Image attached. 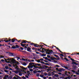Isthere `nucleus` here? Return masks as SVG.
Listing matches in <instances>:
<instances>
[{"instance_id": "nucleus-41", "label": "nucleus", "mask_w": 79, "mask_h": 79, "mask_svg": "<svg viewBox=\"0 0 79 79\" xmlns=\"http://www.w3.org/2000/svg\"><path fill=\"white\" fill-rule=\"evenodd\" d=\"M44 75L45 76H47V73H44Z\"/></svg>"}, {"instance_id": "nucleus-7", "label": "nucleus", "mask_w": 79, "mask_h": 79, "mask_svg": "<svg viewBox=\"0 0 79 79\" xmlns=\"http://www.w3.org/2000/svg\"><path fill=\"white\" fill-rule=\"evenodd\" d=\"M65 74L66 76H68L69 74H71V73L70 72L67 71H65Z\"/></svg>"}, {"instance_id": "nucleus-24", "label": "nucleus", "mask_w": 79, "mask_h": 79, "mask_svg": "<svg viewBox=\"0 0 79 79\" xmlns=\"http://www.w3.org/2000/svg\"><path fill=\"white\" fill-rule=\"evenodd\" d=\"M35 61H37L38 63H40L41 62L40 59L38 60H35Z\"/></svg>"}, {"instance_id": "nucleus-54", "label": "nucleus", "mask_w": 79, "mask_h": 79, "mask_svg": "<svg viewBox=\"0 0 79 79\" xmlns=\"http://www.w3.org/2000/svg\"><path fill=\"white\" fill-rule=\"evenodd\" d=\"M37 73H41V71L40 70H38L37 71Z\"/></svg>"}, {"instance_id": "nucleus-12", "label": "nucleus", "mask_w": 79, "mask_h": 79, "mask_svg": "<svg viewBox=\"0 0 79 79\" xmlns=\"http://www.w3.org/2000/svg\"><path fill=\"white\" fill-rule=\"evenodd\" d=\"M27 50L28 52H32V51L31 50V49L30 48H27Z\"/></svg>"}, {"instance_id": "nucleus-14", "label": "nucleus", "mask_w": 79, "mask_h": 79, "mask_svg": "<svg viewBox=\"0 0 79 79\" xmlns=\"http://www.w3.org/2000/svg\"><path fill=\"white\" fill-rule=\"evenodd\" d=\"M4 79H8V76L5 75L4 77Z\"/></svg>"}, {"instance_id": "nucleus-13", "label": "nucleus", "mask_w": 79, "mask_h": 79, "mask_svg": "<svg viewBox=\"0 0 79 79\" xmlns=\"http://www.w3.org/2000/svg\"><path fill=\"white\" fill-rule=\"evenodd\" d=\"M23 73H21V72H19V76H23Z\"/></svg>"}, {"instance_id": "nucleus-52", "label": "nucleus", "mask_w": 79, "mask_h": 79, "mask_svg": "<svg viewBox=\"0 0 79 79\" xmlns=\"http://www.w3.org/2000/svg\"><path fill=\"white\" fill-rule=\"evenodd\" d=\"M32 50H35V48H32Z\"/></svg>"}, {"instance_id": "nucleus-28", "label": "nucleus", "mask_w": 79, "mask_h": 79, "mask_svg": "<svg viewBox=\"0 0 79 79\" xmlns=\"http://www.w3.org/2000/svg\"><path fill=\"white\" fill-rule=\"evenodd\" d=\"M5 69H9V68L7 66H6L5 67Z\"/></svg>"}, {"instance_id": "nucleus-59", "label": "nucleus", "mask_w": 79, "mask_h": 79, "mask_svg": "<svg viewBox=\"0 0 79 79\" xmlns=\"http://www.w3.org/2000/svg\"><path fill=\"white\" fill-rule=\"evenodd\" d=\"M1 61H2V62H3L4 61V60L2 59L1 60Z\"/></svg>"}, {"instance_id": "nucleus-61", "label": "nucleus", "mask_w": 79, "mask_h": 79, "mask_svg": "<svg viewBox=\"0 0 79 79\" xmlns=\"http://www.w3.org/2000/svg\"><path fill=\"white\" fill-rule=\"evenodd\" d=\"M33 73H36V71L34 70L33 71Z\"/></svg>"}, {"instance_id": "nucleus-30", "label": "nucleus", "mask_w": 79, "mask_h": 79, "mask_svg": "<svg viewBox=\"0 0 79 79\" xmlns=\"http://www.w3.org/2000/svg\"><path fill=\"white\" fill-rule=\"evenodd\" d=\"M4 58V56H1V55H0V59L1 58Z\"/></svg>"}, {"instance_id": "nucleus-36", "label": "nucleus", "mask_w": 79, "mask_h": 79, "mask_svg": "<svg viewBox=\"0 0 79 79\" xmlns=\"http://www.w3.org/2000/svg\"><path fill=\"white\" fill-rule=\"evenodd\" d=\"M60 78L62 79H64V77H60Z\"/></svg>"}, {"instance_id": "nucleus-21", "label": "nucleus", "mask_w": 79, "mask_h": 79, "mask_svg": "<svg viewBox=\"0 0 79 79\" xmlns=\"http://www.w3.org/2000/svg\"><path fill=\"white\" fill-rule=\"evenodd\" d=\"M42 56H46V54H45L44 53L42 54L41 55Z\"/></svg>"}, {"instance_id": "nucleus-32", "label": "nucleus", "mask_w": 79, "mask_h": 79, "mask_svg": "<svg viewBox=\"0 0 79 79\" xmlns=\"http://www.w3.org/2000/svg\"><path fill=\"white\" fill-rule=\"evenodd\" d=\"M29 70L30 71H31V72H32V71H33V69H29Z\"/></svg>"}, {"instance_id": "nucleus-57", "label": "nucleus", "mask_w": 79, "mask_h": 79, "mask_svg": "<svg viewBox=\"0 0 79 79\" xmlns=\"http://www.w3.org/2000/svg\"><path fill=\"white\" fill-rule=\"evenodd\" d=\"M38 66H41V64H38Z\"/></svg>"}, {"instance_id": "nucleus-31", "label": "nucleus", "mask_w": 79, "mask_h": 79, "mask_svg": "<svg viewBox=\"0 0 79 79\" xmlns=\"http://www.w3.org/2000/svg\"><path fill=\"white\" fill-rule=\"evenodd\" d=\"M21 43H22V44H23V43H24V44H25V43H26V41H24L22 42H21Z\"/></svg>"}, {"instance_id": "nucleus-16", "label": "nucleus", "mask_w": 79, "mask_h": 79, "mask_svg": "<svg viewBox=\"0 0 79 79\" xmlns=\"http://www.w3.org/2000/svg\"><path fill=\"white\" fill-rule=\"evenodd\" d=\"M61 67H63V68H64L65 69H68V67H66L63 65H61Z\"/></svg>"}, {"instance_id": "nucleus-45", "label": "nucleus", "mask_w": 79, "mask_h": 79, "mask_svg": "<svg viewBox=\"0 0 79 79\" xmlns=\"http://www.w3.org/2000/svg\"><path fill=\"white\" fill-rule=\"evenodd\" d=\"M64 60H66V61H68V59H67V58H64Z\"/></svg>"}, {"instance_id": "nucleus-42", "label": "nucleus", "mask_w": 79, "mask_h": 79, "mask_svg": "<svg viewBox=\"0 0 79 79\" xmlns=\"http://www.w3.org/2000/svg\"><path fill=\"white\" fill-rule=\"evenodd\" d=\"M36 76H38V77H39L40 76V75L39 73H37L36 74Z\"/></svg>"}, {"instance_id": "nucleus-4", "label": "nucleus", "mask_w": 79, "mask_h": 79, "mask_svg": "<svg viewBox=\"0 0 79 79\" xmlns=\"http://www.w3.org/2000/svg\"><path fill=\"white\" fill-rule=\"evenodd\" d=\"M35 63H30L29 64L30 65L28 66V68H33V65H35Z\"/></svg>"}, {"instance_id": "nucleus-2", "label": "nucleus", "mask_w": 79, "mask_h": 79, "mask_svg": "<svg viewBox=\"0 0 79 79\" xmlns=\"http://www.w3.org/2000/svg\"><path fill=\"white\" fill-rule=\"evenodd\" d=\"M5 61L6 63H10V61H11L12 63V64H13V65L15 64H19V62H18L16 61V60L14 59L13 58L12 59H7L5 60Z\"/></svg>"}, {"instance_id": "nucleus-63", "label": "nucleus", "mask_w": 79, "mask_h": 79, "mask_svg": "<svg viewBox=\"0 0 79 79\" xmlns=\"http://www.w3.org/2000/svg\"><path fill=\"white\" fill-rule=\"evenodd\" d=\"M60 55H61V56H64L63 54H60Z\"/></svg>"}, {"instance_id": "nucleus-9", "label": "nucleus", "mask_w": 79, "mask_h": 79, "mask_svg": "<svg viewBox=\"0 0 79 79\" xmlns=\"http://www.w3.org/2000/svg\"><path fill=\"white\" fill-rule=\"evenodd\" d=\"M2 42H3L4 41V42H10V41H11V39H10L9 40H7L6 41H5V40L4 41L3 40H2Z\"/></svg>"}, {"instance_id": "nucleus-1", "label": "nucleus", "mask_w": 79, "mask_h": 79, "mask_svg": "<svg viewBox=\"0 0 79 79\" xmlns=\"http://www.w3.org/2000/svg\"><path fill=\"white\" fill-rule=\"evenodd\" d=\"M19 64H14L13 65V66L15 68V69L16 70L14 71V73H15V74H18V73H20V72H23V71H26V68L23 67V66H20V69L19 68H18V65Z\"/></svg>"}, {"instance_id": "nucleus-38", "label": "nucleus", "mask_w": 79, "mask_h": 79, "mask_svg": "<svg viewBox=\"0 0 79 79\" xmlns=\"http://www.w3.org/2000/svg\"><path fill=\"white\" fill-rule=\"evenodd\" d=\"M58 74H59L60 76H61V74H62V73H58Z\"/></svg>"}, {"instance_id": "nucleus-62", "label": "nucleus", "mask_w": 79, "mask_h": 79, "mask_svg": "<svg viewBox=\"0 0 79 79\" xmlns=\"http://www.w3.org/2000/svg\"><path fill=\"white\" fill-rule=\"evenodd\" d=\"M52 77H49V78H48V79H52Z\"/></svg>"}, {"instance_id": "nucleus-55", "label": "nucleus", "mask_w": 79, "mask_h": 79, "mask_svg": "<svg viewBox=\"0 0 79 79\" xmlns=\"http://www.w3.org/2000/svg\"><path fill=\"white\" fill-rule=\"evenodd\" d=\"M76 74H77V75H79V73H78V72H76Z\"/></svg>"}, {"instance_id": "nucleus-3", "label": "nucleus", "mask_w": 79, "mask_h": 79, "mask_svg": "<svg viewBox=\"0 0 79 79\" xmlns=\"http://www.w3.org/2000/svg\"><path fill=\"white\" fill-rule=\"evenodd\" d=\"M33 69L35 70H37L38 71L39 69H44V67L40 66V67L37 66H34Z\"/></svg>"}, {"instance_id": "nucleus-48", "label": "nucleus", "mask_w": 79, "mask_h": 79, "mask_svg": "<svg viewBox=\"0 0 79 79\" xmlns=\"http://www.w3.org/2000/svg\"><path fill=\"white\" fill-rule=\"evenodd\" d=\"M37 45H38L37 44H35V45H34V47H37Z\"/></svg>"}, {"instance_id": "nucleus-44", "label": "nucleus", "mask_w": 79, "mask_h": 79, "mask_svg": "<svg viewBox=\"0 0 79 79\" xmlns=\"http://www.w3.org/2000/svg\"><path fill=\"white\" fill-rule=\"evenodd\" d=\"M40 60L41 61H44V59L43 58L40 59Z\"/></svg>"}, {"instance_id": "nucleus-11", "label": "nucleus", "mask_w": 79, "mask_h": 79, "mask_svg": "<svg viewBox=\"0 0 79 79\" xmlns=\"http://www.w3.org/2000/svg\"><path fill=\"white\" fill-rule=\"evenodd\" d=\"M22 61H28V59H24L23 58H22Z\"/></svg>"}, {"instance_id": "nucleus-27", "label": "nucleus", "mask_w": 79, "mask_h": 79, "mask_svg": "<svg viewBox=\"0 0 79 79\" xmlns=\"http://www.w3.org/2000/svg\"><path fill=\"white\" fill-rule=\"evenodd\" d=\"M29 75H25V77L27 78H29Z\"/></svg>"}, {"instance_id": "nucleus-20", "label": "nucleus", "mask_w": 79, "mask_h": 79, "mask_svg": "<svg viewBox=\"0 0 79 79\" xmlns=\"http://www.w3.org/2000/svg\"><path fill=\"white\" fill-rule=\"evenodd\" d=\"M71 77H66L64 79H70Z\"/></svg>"}, {"instance_id": "nucleus-26", "label": "nucleus", "mask_w": 79, "mask_h": 79, "mask_svg": "<svg viewBox=\"0 0 79 79\" xmlns=\"http://www.w3.org/2000/svg\"><path fill=\"white\" fill-rule=\"evenodd\" d=\"M62 70H63V69H60L59 70H58V71H59V72H61V71Z\"/></svg>"}, {"instance_id": "nucleus-47", "label": "nucleus", "mask_w": 79, "mask_h": 79, "mask_svg": "<svg viewBox=\"0 0 79 79\" xmlns=\"http://www.w3.org/2000/svg\"><path fill=\"white\" fill-rule=\"evenodd\" d=\"M44 75H40V77H44Z\"/></svg>"}, {"instance_id": "nucleus-10", "label": "nucleus", "mask_w": 79, "mask_h": 79, "mask_svg": "<svg viewBox=\"0 0 79 79\" xmlns=\"http://www.w3.org/2000/svg\"><path fill=\"white\" fill-rule=\"evenodd\" d=\"M44 50L46 53H47L48 54V53H49L50 50L48 49H44Z\"/></svg>"}, {"instance_id": "nucleus-34", "label": "nucleus", "mask_w": 79, "mask_h": 79, "mask_svg": "<svg viewBox=\"0 0 79 79\" xmlns=\"http://www.w3.org/2000/svg\"><path fill=\"white\" fill-rule=\"evenodd\" d=\"M51 59L52 60H54V59H55V58L51 57Z\"/></svg>"}, {"instance_id": "nucleus-46", "label": "nucleus", "mask_w": 79, "mask_h": 79, "mask_svg": "<svg viewBox=\"0 0 79 79\" xmlns=\"http://www.w3.org/2000/svg\"><path fill=\"white\" fill-rule=\"evenodd\" d=\"M56 67H57V68H59V67H60V66H59L58 65H56Z\"/></svg>"}, {"instance_id": "nucleus-5", "label": "nucleus", "mask_w": 79, "mask_h": 79, "mask_svg": "<svg viewBox=\"0 0 79 79\" xmlns=\"http://www.w3.org/2000/svg\"><path fill=\"white\" fill-rule=\"evenodd\" d=\"M13 79H21V77L18 75H16L13 77Z\"/></svg>"}, {"instance_id": "nucleus-22", "label": "nucleus", "mask_w": 79, "mask_h": 79, "mask_svg": "<svg viewBox=\"0 0 79 79\" xmlns=\"http://www.w3.org/2000/svg\"><path fill=\"white\" fill-rule=\"evenodd\" d=\"M12 42H15V39H12L11 40Z\"/></svg>"}, {"instance_id": "nucleus-51", "label": "nucleus", "mask_w": 79, "mask_h": 79, "mask_svg": "<svg viewBox=\"0 0 79 79\" xmlns=\"http://www.w3.org/2000/svg\"><path fill=\"white\" fill-rule=\"evenodd\" d=\"M2 39H4V40H5V41H6V40H8V39H7V38H6V39L4 38Z\"/></svg>"}, {"instance_id": "nucleus-53", "label": "nucleus", "mask_w": 79, "mask_h": 79, "mask_svg": "<svg viewBox=\"0 0 79 79\" xmlns=\"http://www.w3.org/2000/svg\"><path fill=\"white\" fill-rule=\"evenodd\" d=\"M20 49L21 50H24V48H23L22 47L20 48Z\"/></svg>"}, {"instance_id": "nucleus-40", "label": "nucleus", "mask_w": 79, "mask_h": 79, "mask_svg": "<svg viewBox=\"0 0 79 79\" xmlns=\"http://www.w3.org/2000/svg\"><path fill=\"white\" fill-rule=\"evenodd\" d=\"M4 71L5 73H8V71L6 70H4Z\"/></svg>"}, {"instance_id": "nucleus-25", "label": "nucleus", "mask_w": 79, "mask_h": 79, "mask_svg": "<svg viewBox=\"0 0 79 79\" xmlns=\"http://www.w3.org/2000/svg\"><path fill=\"white\" fill-rule=\"evenodd\" d=\"M21 46H22V47H24V46H25V45H26V44H20Z\"/></svg>"}, {"instance_id": "nucleus-23", "label": "nucleus", "mask_w": 79, "mask_h": 79, "mask_svg": "<svg viewBox=\"0 0 79 79\" xmlns=\"http://www.w3.org/2000/svg\"><path fill=\"white\" fill-rule=\"evenodd\" d=\"M54 76H55V77H58L59 76V75L58 74H55L54 75Z\"/></svg>"}, {"instance_id": "nucleus-39", "label": "nucleus", "mask_w": 79, "mask_h": 79, "mask_svg": "<svg viewBox=\"0 0 79 79\" xmlns=\"http://www.w3.org/2000/svg\"><path fill=\"white\" fill-rule=\"evenodd\" d=\"M16 58H17V60H19V59H20V58L19 57H17Z\"/></svg>"}, {"instance_id": "nucleus-37", "label": "nucleus", "mask_w": 79, "mask_h": 79, "mask_svg": "<svg viewBox=\"0 0 79 79\" xmlns=\"http://www.w3.org/2000/svg\"><path fill=\"white\" fill-rule=\"evenodd\" d=\"M40 63H42V64H45V62L43 61H41Z\"/></svg>"}, {"instance_id": "nucleus-50", "label": "nucleus", "mask_w": 79, "mask_h": 79, "mask_svg": "<svg viewBox=\"0 0 79 79\" xmlns=\"http://www.w3.org/2000/svg\"><path fill=\"white\" fill-rule=\"evenodd\" d=\"M22 78L23 79H26V78L24 77H23Z\"/></svg>"}, {"instance_id": "nucleus-49", "label": "nucleus", "mask_w": 79, "mask_h": 79, "mask_svg": "<svg viewBox=\"0 0 79 79\" xmlns=\"http://www.w3.org/2000/svg\"><path fill=\"white\" fill-rule=\"evenodd\" d=\"M71 60H72V61H74V60L73 59L70 58Z\"/></svg>"}, {"instance_id": "nucleus-64", "label": "nucleus", "mask_w": 79, "mask_h": 79, "mask_svg": "<svg viewBox=\"0 0 79 79\" xmlns=\"http://www.w3.org/2000/svg\"><path fill=\"white\" fill-rule=\"evenodd\" d=\"M72 71L73 72V73H75V71H74V70H72Z\"/></svg>"}, {"instance_id": "nucleus-18", "label": "nucleus", "mask_w": 79, "mask_h": 79, "mask_svg": "<svg viewBox=\"0 0 79 79\" xmlns=\"http://www.w3.org/2000/svg\"><path fill=\"white\" fill-rule=\"evenodd\" d=\"M8 54L9 56H13V53L11 52H9Z\"/></svg>"}, {"instance_id": "nucleus-8", "label": "nucleus", "mask_w": 79, "mask_h": 79, "mask_svg": "<svg viewBox=\"0 0 79 79\" xmlns=\"http://www.w3.org/2000/svg\"><path fill=\"white\" fill-rule=\"evenodd\" d=\"M53 52L52 50H51L49 51V52L48 53V55H51L52 53H53Z\"/></svg>"}, {"instance_id": "nucleus-17", "label": "nucleus", "mask_w": 79, "mask_h": 79, "mask_svg": "<svg viewBox=\"0 0 79 79\" xmlns=\"http://www.w3.org/2000/svg\"><path fill=\"white\" fill-rule=\"evenodd\" d=\"M72 64H76V65H77L78 64L77 63L75 62H73V63H72Z\"/></svg>"}, {"instance_id": "nucleus-33", "label": "nucleus", "mask_w": 79, "mask_h": 79, "mask_svg": "<svg viewBox=\"0 0 79 79\" xmlns=\"http://www.w3.org/2000/svg\"><path fill=\"white\" fill-rule=\"evenodd\" d=\"M27 64L26 63H24L23 64V65H24V66H26V65H27Z\"/></svg>"}, {"instance_id": "nucleus-6", "label": "nucleus", "mask_w": 79, "mask_h": 79, "mask_svg": "<svg viewBox=\"0 0 79 79\" xmlns=\"http://www.w3.org/2000/svg\"><path fill=\"white\" fill-rule=\"evenodd\" d=\"M24 71L23 73L24 74H27L28 75H29V74H30V73H29V71Z\"/></svg>"}, {"instance_id": "nucleus-58", "label": "nucleus", "mask_w": 79, "mask_h": 79, "mask_svg": "<svg viewBox=\"0 0 79 79\" xmlns=\"http://www.w3.org/2000/svg\"><path fill=\"white\" fill-rule=\"evenodd\" d=\"M36 53L37 54H39V52H36Z\"/></svg>"}, {"instance_id": "nucleus-19", "label": "nucleus", "mask_w": 79, "mask_h": 79, "mask_svg": "<svg viewBox=\"0 0 79 79\" xmlns=\"http://www.w3.org/2000/svg\"><path fill=\"white\" fill-rule=\"evenodd\" d=\"M66 68H67V69H68L69 68H70V65L69 64H67L66 65Z\"/></svg>"}, {"instance_id": "nucleus-29", "label": "nucleus", "mask_w": 79, "mask_h": 79, "mask_svg": "<svg viewBox=\"0 0 79 79\" xmlns=\"http://www.w3.org/2000/svg\"><path fill=\"white\" fill-rule=\"evenodd\" d=\"M56 49H57V50H59V51H60V52L62 53H63V52L61 51H60V49H59L58 48L56 47Z\"/></svg>"}, {"instance_id": "nucleus-56", "label": "nucleus", "mask_w": 79, "mask_h": 79, "mask_svg": "<svg viewBox=\"0 0 79 79\" xmlns=\"http://www.w3.org/2000/svg\"><path fill=\"white\" fill-rule=\"evenodd\" d=\"M45 59L46 60H48V58H47V57H45Z\"/></svg>"}, {"instance_id": "nucleus-35", "label": "nucleus", "mask_w": 79, "mask_h": 79, "mask_svg": "<svg viewBox=\"0 0 79 79\" xmlns=\"http://www.w3.org/2000/svg\"><path fill=\"white\" fill-rule=\"evenodd\" d=\"M13 55H12V56H14V57H15V56H16V55L15 54L13 53Z\"/></svg>"}, {"instance_id": "nucleus-15", "label": "nucleus", "mask_w": 79, "mask_h": 79, "mask_svg": "<svg viewBox=\"0 0 79 79\" xmlns=\"http://www.w3.org/2000/svg\"><path fill=\"white\" fill-rule=\"evenodd\" d=\"M28 62H34V60H28Z\"/></svg>"}, {"instance_id": "nucleus-60", "label": "nucleus", "mask_w": 79, "mask_h": 79, "mask_svg": "<svg viewBox=\"0 0 79 79\" xmlns=\"http://www.w3.org/2000/svg\"><path fill=\"white\" fill-rule=\"evenodd\" d=\"M43 79H47V78H46V77H43Z\"/></svg>"}, {"instance_id": "nucleus-43", "label": "nucleus", "mask_w": 79, "mask_h": 79, "mask_svg": "<svg viewBox=\"0 0 79 79\" xmlns=\"http://www.w3.org/2000/svg\"><path fill=\"white\" fill-rule=\"evenodd\" d=\"M47 57H48V58H50V57H51V56H50L48 55H47Z\"/></svg>"}]
</instances>
